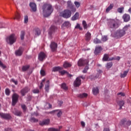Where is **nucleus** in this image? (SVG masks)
I'll return each instance as SVG.
<instances>
[{
    "instance_id": "1",
    "label": "nucleus",
    "mask_w": 131,
    "mask_h": 131,
    "mask_svg": "<svg viewBox=\"0 0 131 131\" xmlns=\"http://www.w3.org/2000/svg\"><path fill=\"white\" fill-rule=\"evenodd\" d=\"M43 15L44 17H49L53 13V7L50 4H45L42 7Z\"/></svg>"
},
{
    "instance_id": "2",
    "label": "nucleus",
    "mask_w": 131,
    "mask_h": 131,
    "mask_svg": "<svg viewBox=\"0 0 131 131\" xmlns=\"http://www.w3.org/2000/svg\"><path fill=\"white\" fill-rule=\"evenodd\" d=\"M107 25L110 28H118L119 27V20L110 19L108 20Z\"/></svg>"
},
{
    "instance_id": "3",
    "label": "nucleus",
    "mask_w": 131,
    "mask_h": 131,
    "mask_svg": "<svg viewBox=\"0 0 131 131\" xmlns=\"http://www.w3.org/2000/svg\"><path fill=\"white\" fill-rule=\"evenodd\" d=\"M78 66H83L85 64L86 65V66L85 67L84 70H83V73H86L88 70H89V66L88 65L89 64V60H84L82 58H81L78 61Z\"/></svg>"
},
{
    "instance_id": "4",
    "label": "nucleus",
    "mask_w": 131,
    "mask_h": 131,
    "mask_svg": "<svg viewBox=\"0 0 131 131\" xmlns=\"http://www.w3.org/2000/svg\"><path fill=\"white\" fill-rule=\"evenodd\" d=\"M16 40H17V36L15 34H12L6 38L7 42L10 45H13V43L16 42Z\"/></svg>"
},
{
    "instance_id": "5",
    "label": "nucleus",
    "mask_w": 131,
    "mask_h": 131,
    "mask_svg": "<svg viewBox=\"0 0 131 131\" xmlns=\"http://www.w3.org/2000/svg\"><path fill=\"white\" fill-rule=\"evenodd\" d=\"M112 35L115 38H120V37H122L124 35V31L121 30H118L114 33H112Z\"/></svg>"
},
{
    "instance_id": "6",
    "label": "nucleus",
    "mask_w": 131,
    "mask_h": 131,
    "mask_svg": "<svg viewBox=\"0 0 131 131\" xmlns=\"http://www.w3.org/2000/svg\"><path fill=\"white\" fill-rule=\"evenodd\" d=\"M59 15L61 17L68 19V18H70L71 17V11L68 9H67L61 12Z\"/></svg>"
},
{
    "instance_id": "7",
    "label": "nucleus",
    "mask_w": 131,
    "mask_h": 131,
    "mask_svg": "<svg viewBox=\"0 0 131 131\" xmlns=\"http://www.w3.org/2000/svg\"><path fill=\"white\" fill-rule=\"evenodd\" d=\"M18 95L14 94L12 96V106H15L18 102Z\"/></svg>"
},
{
    "instance_id": "8",
    "label": "nucleus",
    "mask_w": 131,
    "mask_h": 131,
    "mask_svg": "<svg viewBox=\"0 0 131 131\" xmlns=\"http://www.w3.org/2000/svg\"><path fill=\"white\" fill-rule=\"evenodd\" d=\"M68 7L69 9H71L72 12H74L76 11V8H75V7H74V6L72 5L71 1L68 2Z\"/></svg>"
},
{
    "instance_id": "9",
    "label": "nucleus",
    "mask_w": 131,
    "mask_h": 131,
    "mask_svg": "<svg viewBox=\"0 0 131 131\" xmlns=\"http://www.w3.org/2000/svg\"><path fill=\"white\" fill-rule=\"evenodd\" d=\"M50 113H54L55 114H57V117H61V115H62L63 112H62V110H56L50 112Z\"/></svg>"
},
{
    "instance_id": "10",
    "label": "nucleus",
    "mask_w": 131,
    "mask_h": 131,
    "mask_svg": "<svg viewBox=\"0 0 131 131\" xmlns=\"http://www.w3.org/2000/svg\"><path fill=\"white\" fill-rule=\"evenodd\" d=\"M50 48L53 52H55V51H57L58 45L55 42H52L50 45Z\"/></svg>"
},
{
    "instance_id": "11",
    "label": "nucleus",
    "mask_w": 131,
    "mask_h": 131,
    "mask_svg": "<svg viewBox=\"0 0 131 131\" xmlns=\"http://www.w3.org/2000/svg\"><path fill=\"white\" fill-rule=\"evenodd\" d=\"M57 28L56 27H55L54 26H52L49 29V35H52L53 33H54V32H56V31H57Z\"/></svg>"
},
{
    "instance_id": "12",
    "label": "nucleus",
    "mask_w": 131,
    "mask_h": 131,
    "mask_svg": "<svg viewBox=\"0 0 131 131\" xmlns=\"http://www.w3.org/2000/svg\"><path fill=\"white\" fill-rule=\"evenodd\" d=\"M81 84V80L80 77H77L76 80L74 82V86H79Z\"/></svg>"
},
{
    "instance_id": "13",
    "label": "nucleus",
    "mask_w": 131,
    "mask_h": 131,
    "mask_svg": "<svg viewBox=\"0 0 131 131\" xmlns=\"http://www.w3.org/2000/svg\"><path fill=\"white\" fill-rule=\"evenodd\" d=\"M120 124H121V125H124V126H126V125L128 126V125H130L131 121L122 120L120 122Z\"/></svg>"
},
{
    "instance_id": "14",
    "label": "nucleus",
    "mask_w": 131,
    "mask_h": 131,
    "mask_svg": "<svg viewBox=\"0 0 131 131\" xmlns=\"http://www.w3.org/2000/svg\"><path fill=\"white\" fill-rule=\"evenodd\" d=\"M92 38V34L90 32H87L85 34V39L86 41H90Z\"/></svg>"
},
{
    "instance_id": "15",
    "label": "nucleus",
    "mask_w": 131,
    "mask_h": 131,
    "mask_svg": "<svg viewBox=\"0 0 131 131\" xmlns=\"http://www.w3.org/2000/svg\"><path fill=\"white\" fill-rule=\"evenodd\" d=\"M46 54L43 52H41L39 54L38 59L40 61H42L44 59H46Z\"/></svg>"
},
{
    "instance_id": "16",
    "label": "nucleus",
    "mask_w": 131,
    "mask_h": 131,
    "mask_svg": "<svg viewBox=\"0 0 131 131\" xmlns=\"http://www.w3.org/2000/svg\"><path fill=\"white\" fill-rule=\"evenodd\" d=\"M123 19L124 22H128L130 20V16L127 14H125L123 16Z\"/></svg>"
},
{
    "instance_id": "17",
    "label": "nucleus",
    "mask_w": 131,
    "mask_h": 131,
    "mask_svg": "<svg viewBox=\"0 0 131 131\" xmlns=\"http://www.w3.org/2000/svg\"><path fill=\"white\" fill-rule=\"evenodd\" d=\"M0 116L2 118H4L5 119H9L11 117L10 115L8 114H4L2 113H0Z\"/></svg>"
},
{
    "instance_id": "18",
    "label": "nucleus",
    "mask_w": 131,
    "mask_h": 131,
    "mask_svg": "<svg viewBox=\"0 0 131 131\" xmlns=\"http://www.w3.org/2000/svg\"><path fill=\"white\" fill-rule=\"evenodd\" d=\"M23 48L20 47L19 49L15 51V54L16 56H21L22 55V53H23Z\"/></svg>"
},
{
    "instance_id": "19",
    "label": "nucleus",
    "mask_w": 131,
    "mask_h": 131,
    "mask_svg": "<svg viewBox=\"0 0 131 131\" xmlns=\"http://www.w3.org/2000/svg\"><path fill=\"white\" fill-rule=\"evenodd\" d=\"M103 49H102V47L101 46H98L96 48L94 54L95 55H98V54H99V53H101V51H102Z\"/></svg>"
},
{
    "instance_id": "20",
    "label": "nucleus",
    "mask_w": 131,
    "mask_h": 131,
    "mask_svg": "<svg viewBox=\"0 0 131 131\" xmlns=\"http://www.w3.org/2000/svg\"><path fill=\"white\" fill-rule=\"evenodd\" d=\"M30 7L32 9L33 12H36V4L33 3H30Z\"/></svg>"
},
{
    "instance_id": "21",
    "label": "nucleus",
    "mask_w": 131,
    "mask_h": 131,
    "mask_svg": "<svg viewBox=\"0 0 131 131\" xmlns=\"http://www.w3.org/2000/svg\"><path fill=\"white\" fill-rule=\"evenodd\" d=\"M50 123V119L44 120L42 121L39 122L40 125H47Z\"/></svg>"
},
{
    "instance_id": "22",
    "label": "nucleus",
    "mask_w": 131,
    "mask_h": 131,
    "mask_svg": "<svg viewBox=\"0 0 131 131\" xmlns=\"http://www.w3.org/2000/svg\"><path fill=\"white\" fill-rule=\"evenodd\" d=\"M92 93L93 95L96 96L99 94V89L97 87L93 88L92 89Z\"/></svg>"
},
{
    "instance_id": "23",
    "label": "nucleus",
    "mask_w": 131,
    "mask_h": 131,
    "mask_svg": "<svg viewBox=\"0 0 131 131\" xmlns=\"http://www.w3.org/2000/svg\"><path fill=\"white\" fill-rule=\"evenodd\" d=\"M114 7V4H110V6L106 8L105 12L109 13V12H110V11H111V10L113 9Z\"/></svg>"
},
{
    "instance_id": "24",
    "label": "nucleus",
    "mask_w": 131,
    "mask_h": 131,
    "mask_svg": "<svg viewBox=\"0 0 131 131\" xmlns=\"http://www.w3.org/2000/svg\"><path fill=\"white\" fill-rule=\"evenodd\" d=\"M79 13L77 12L72 17V20H73V21H75V20H77V19H79Z\"/></svg>"
},
{
    "instance_id": "25",
    "label": "nucleus",
    "mask_w": 131,
    "mask_h": 131,
    "mask_svg": "<svg viewBox=\"0 0 131 131\" xmlns=\"http://www.w3.org/2000/svg\"><path fill=\"white\" fill-rule=\"evenodd\" d=\"M45 90L46 92H49V90H50V80H47L46 83L45 84Z\"/></svg>"
},
{
    "instance_id": "26",
    "label": "nucleus",
    "mask_w": 131,
    "mask_h": 131,
    "mask_svg": "<svg viewBox=\"0 0 131 131\" xmlns=\"http://www.w3.org/2000/svg\"><path fill=\"white\" fill-rule=\"evenodd\" d=\"M29 91V89L27 87L23 89L21 91V94L22 96H25V94H26V93H27V92H28Z\"/></svg>"
},
{
    "instance_id": "27",
    "label": "nucleus",
    "mask_w": 131,
    "mask_h": 131,
    "mask_svg": "<svg viewBox=\"0 0 131 131\" xmlns=\"http://www.w3.org/2000/svg\"><path fill=\"white\" fill-rule=\"evenodd\" d=\"M72 66V64L67 61L64 62V63H63L64 68H68V67H71Z\"/></svg>"
},
{
    "instance_id": "28",
    "label": "nucleus",
    "mask_w": 131,
    "mask_h": 131,
    "mask_svg": "<svg viewBox=\"0 0 131 131\" xmlns=\"http://www.w3.org/2000/svg\"><path fill=\"white\" fill-rule=\"evenodd\" d=\"M118 105H119L120 107V109H122L123 105H124V101L123 100H120L118 102Z\"/></svg>"
},
{
    "instance_id": "29",
    "label": "nucleus",
    "mask_w": 131,
    "mask_h": 131,
    "mask_svg": "<svg viewBox=\"0 0 131 131\" xmlns=\"http://www.w3.org/2000/svg\"><path fill=\"white\" fill-rule=\"evenodd\" d=\"M128 71H129V69H127L126 71H124L123 74H121V77L122 78H124V77H125V76L127 75V73H128Z\"/></svg>"
},
{
    "instance_id": "30",
    "label": "nucleus",
    "mask_w": 131,
    "mask_h": 131,
    "mask_svg": "<svg viewBox=\"0 0 131 131\" xmlns=\"http://www.w3.org/2000/svg\"><path fill=\"white\" fill-rule=\"evenodd\" d=\"M61 69H63V68L60 67H56L53 68L52 71L53 72H57V71H60V70H61Z\"/></svg>"
},
{
    "instance_id": "31",
    "label": "nucleus",
    "mask_w": 131,
    "mask_h": 131,
    "mask_svg": "<svg viewBox=\"0 0 131 131\" xmlns=\"http://www.w3.org/2000/svg\"><path fill=\"white\" fill-rule=\"evenodd\" d=\"M12 112L17 116H21V114H22V112L17 110H15V111H13Z\"/></svg>"
},
{
    "instance_id": "32",
    "label": "nucleus",
    "mask_w": 131,
    "mask_h": 131,
    "mask_svg": "<svg viewBox=\"0 0 131 131\" xmlns=\"http://www.w3.org/2000/svg\"><path fill=\"white\" fill-rule=\"evenodd\" d=\"M111 58H109V55L105 54H104L103 58L102 59L103 61H110V60H109Z\"/></svg>"
},
{
    "instance_id": "33",
    "label": "nucleus",
    "mask_w": 131,
    "mask_h": 131,
    "mask_svg": "<svg viewBox=\"0 0 131 131\" xmlns=\"http://www.w3.org/2000/svg\"><path fill=\"white\" fill-rule=\"evenodd\" d=\"M78 98H86L88 97V94L83 93L81 94H79L78 95Z\"/></svg>"
},
{
    "instance_id": "34",
    "label": "nucleus",
    "mask_w": 131,
    "mask_h": 131,
    "mask_svg": "<svg viewBox=\"0 0 131 131\" xmlns=\"http://www.w3.org/2000/svg\"><path fill=\"white\" fill-rule=\"evenodd\" d=\"M113 65V63H112V62H108L106 65V68L107 69H110L112 67Z\"/></svg>"
},
{
    "instance_id": "35",
    "label": "nucleus",
    "mask_w": 131,
    "mask_h": 131,
    "mask_svg": "<svg viewBox=\"0 0 131 131\" xmlns=\"http://www.w3.org/2000/svg\"><path fill=\"white\" fill-rule=\"evenodd\" d=\"M62 26H66V27H70L71 26V24L69 21H66L63 24Z\"/></svg>"
},
{
    "instance_id": "36",
    "label": "nucleus",
    "mask_w": 131,
    "mask_h": 131,
    "mask_svg": "<svg viewBox=\"0 0 131 131\" xmlns=\"http://www.w3.org/2000/svg\"><path fill=\"white\" fill-rule=\"evenodd\" d=\"M61 89L64 90V91H67L68 90V88L66 85V84L65 83H62L61 86Z\"/></svg>"
},
{
    "instance_id": "37",
    "label": "nucleus",
    "mask_w": 131,
    "mask_h": 131,
    "mask_svg": "<svg viewBox=\"0 0 131 131\" xmlns=\"http://www.w3.org/2000/svg\"><path fill=\"white\" fill-rule=\"evenodd\" d=\"M82 25H83L84 29H86L88 28V24H86V21H85V20H83L82 21Z\"/></svg>"
},
{
    "instance_id": "38",
    "label": "nucleus",
    "mask_w": 131,
    "mask_h": 131,
    "mask_svg": "<svg viewBox=\"0 0 131 131\" xmlns=\"http://www.w3.org/2000/svg\"><path fill=\"white\" fill-rule=\"evenodd\" d=\"M110 61H112L113 60H117L118 61H119L120 60V57L117 56L115 57H112V58L109 59Z\"/></svg>"
},
{
    "instance_id": "39",
    "label": "nucleus",
    "mask_w": 131,
    "mask_h": 131,
    "mask_svg": "<svg viewBox=\"0 0 131 131\" xmlns=\"http://www.w3.org/2000/svg\"><path fill=\"white\" fill-rule=\"evenodd\" d=\"M59 73H60L61 75H64V74H67V71L65 70H62L61 69L59 70Z\"/></svg>"
},
{
    "instance_id": "40",
    "label": "nucleus",
    "mask_w": 131,
    "mask_h": 131,
    "mask_svg": "<svg viewBox=\"0 0 131 131\" xmlns=\"http://www.w3.org/2000/svg\"><path fill=\"white\" fill-rule=\"evenodd\" d=\"M29 68V66H25L23 67L22 70L23 71H26V70H28Z\"/></svg>"
},
{
    "instance_id": "41",
    "label": "nucleus",
    "mask_w": 131,
    "mask_h": 131,
    "mask_svg": "<svg viewBox=\"0 0 131 131\" xmlns=\"http://www.w3.org/2000/svg\"><path fill=\"white\" fill-rule=\"evenodd\" d=\"M101 40L103 42L106 41V40H108V37L107 36H102Z\"/></svg>"
},
{
    "instance_id": "42",
    "label": "nucleus",
    "mask_w": 131,
    "mask_h": 131,
    "mask_svg": "<svg viewBox=\"0 0 131 131\" xmlns=\"http://www.w3.org/2000/svg\"><path fill=\"white\" fill-rule=\"evenodd\" d=\"M25 35V32L22 31L20 33L21 39H24V36Z\"/></svg>"
},
{
    "instance_id": "43",
    "label": "nucleus",
    "mask_w": 131,
    "mask_h": 131,
    "mask_svg": "<svg viewBox=\"0 0 131 131\" xmlns=\"http://www.w3.org/2000/svg\"><path fill=\"white\" fill-rule=\"evenodd\" d=\"M94 43H101V40H99L98 38H95L94 40Z\"/></svg>"
},
{
    "instance_id": "44",
    "label": "nucleus",
    "mask_w": 131,
    "mask_h": 131,
    "mask_svg": "<svg viewBox=\"0 0 131 131\" xmlns=\"http://www.w3.org/2000/svg\"><path fill=\"white\" fill-rule=\"evenodd\" d=\"M10 93H11V91L9 89H6L5 90V94L6 95H7V96H9Z\"/></svg>"
},
{
    "instance_id": "45",
    "label": "nucleus",
    "mask_w": 131,
    "mask_h": 131,
    "mask_svg": "<svg viewBox=\"0 0 131 131\" xmlns=\"http://www.w3.org/2000/svg\"><path fill=\"white\" fill-rule=\"evenodd\" d=\"M129 26H130L129 25L125 26L123 29V30H123V31H124V34H125V31H126V30L128 29V27H129Z\"/></svg>"
},
{
    "instance_id": "46",
    "label": "nucleus",
    "mask_w": 131,
    "mask_h": 131,
    "mask_svg": "<svg viewBox=\"0 0 131 131\" xmlns=\"http://www.w3.org/2000/svg\"><path fill=\"white\" fill-rule=\"evenodd\" d=\"M75 5L76 6V8H78L79 7H80V3L75 1L74 2Z\"/></svg>"
},
{
    "instance_id": "47",
    "label": "nucleus",
    "mask_w": 131,
    "mask_h": 131,
    "mask_svg": "<svg viewBox=\"0 0 131 131\" xmlns=\"http://www.w3.org/2000/svg\"><path fill=\"white\" fill-rule=\"evenodd\" d=\"M124 9V8L121 7V8H118L117 11L119 13H122V11H123Z\"/></svg>"
},
{
    "instance_id": "48",
    "label": "nucleus",
    "mask_w": 131,
    "mask_h": 131,
    "mask_svg": "<svg viewBox=\"0 0 131 131\" xmlns=\"http://www.w3.org/2000/svg\"><path fill=\"white\" fill-rule=\"evenodd\" d=\"M101 73H102V71L99 70L98 73L95 76V78H98V77H100V76L101 75Z\"/></svg>"
},
{
    "instance_id": "49",
    "label": "nucleus",
    "mask_w": 131,
    "mask_h": 131,
    "mask_svg": "<svg viewBox=\"0 0 131 131\" xmlns=\"http://www.w3.org/2000/svg\"><path fill=\"white\" fill-rule=\"evenodd\" d=\"M45 81H46V79L42 80V82H41L40 85L39 86V89H41V88L43 86V82H45Z\"/></svg>"
},
{
    "instance_id": "50",
    "label": "nucleus",
    "mask_w": 131,
    "mask_h": 131,
    "mask_svg": "<svg viewBox=\"0 0 131 131\" xmlns=\"http://www.w3.org/2000/svg\"><path fill=\"white\" fill-rule=\"evenodd\" d=\"M40 73L42 76H45V75H46V72L43 70H41Z\"/></svg>"
},
{
    "instance_id": "51",
    "label": "nucleus",
    "mask_w": 131,
    "mask_h": 131,
    "mask_svg": "<svg viewBox=\"0 0 131 131\" xmlns=\"http://www.w3.org/2000/svg\"><path fill=\"white\" fill-rule=\"evenodd\" d=\"M14 19H17V20H19V19H20V14L17 13Z\"/></svg>"
},
{
    "instance_id": "52",
    "label": "nucleus",
    "mask_w": 131,
    "mask_h": 131,
    "mask_svg": "<svg viewBox=\"0 0 131 131\" xmlns=\"http://www.w3.org/2000/svg\"><path fill=\"white\" fill-rule=\"evenodd\" d=\"M0 67H2V68H3V69H5V68H6V66L4 65L3 62H2V61L0 60Z\"/></svg>"
},
{
    "instance_id": "53",
    "label": "nucleus",
    "mask_w": 131,
    "mask_h": 131,
    "mask_svg": "<svg viewBox=\"0 0 131 131\" xmlns=\"http://www.w3.org/2000/svg\"><path fill=\"white\" fill-rule=\"evenodd\" d=\"M75 28L80 29V30H81L82 29V28L80 27V25H79V24H77L75 26Z\"/></svg>"
},
{
    "instance_id": "54",
    "label": "nucleus",
    "mask_w": 131,
    "mask_h": 131,
    "mask_svg": "<svg viewBox=\"0 0 131 131\" xmlns=\"http://www.w3.org/2000/svg\"><path fill=\"white\" fill-rule=\"evenodd\" d=\"M28 22V16L26 15L24 18V23H27Z\"/></svg>"
},
{
    "instance_id": "55",
    "label": "nucleus",
    "mask_w": 131,
    "mask_h": 131,
    "mask_svg": "<svg viewBox=\"0 0 131 131\" xmlns=\"http://www.w3.org/2000/svg\"><path fill=\"white\" fill-rule=\"evenodd\" d=\"M31 121H32L33 122H37L38 121V120H37L34 118H32L31 119Z\"/></svg>"
},
{
    "instance_id": "56",
    "label": "nucleus",
    "mask_w": 131,
    "mask_h": 131,
    "mask_svg": "<svg viewBox=\"0 0 131 131\" xmlns=\"http://www.w3.org/2000/svg\"><path fill=\"white\" fill-rule=\"evenodd\" d=\"M40 34V30H37L36 31L35 35H39Z\"/></svg>"
},
{
    "instance_id": "57",
    "label": "nucleus",
    "mask_w": 131,
    "mask_h": 131,
    "mask_svg": "<svg viewBox=\"0 0 131 131\" xmlns=\"http://www.w3.org/2000/svg\"><path fill=\"white\" fill-rule=\"evenodd\" d=\"M118 96H121V97H124L125 96V94L120 92L118 94Z\"/></svg>"
},
{
    "instance_id": "58",
    "label": "nucleus",
    "mask_w": 131,
    "mask_h": 131,
    "mask_svg": "<svg viewBox=\"0 0 131 131\" xmlns=\"http://www.w3.org/2000/svg\"><path fill=\"white\" fill-rule=\"evenodd\" d=\"M33 93H34V94H38V93H39V90L38 89H35L33 91Z\"/></svg>"
},
{
    "instance_id": "59",
    "label": "nucleus",
    "mask_w": 131,
    "mask_h": 131,
    "mask_svg": "<svg viewBox=\"0 0 131 131\" xmlns=\"http://www.w3.org/2000/svg\"><path fill=\"white\" fill-rule=\"evenodd\" d=\"M21 108L24 111H26V105L24 104L21 105Z\"/></svg>"
},
{
    "instance_id": "60",
    "label": "nucleus",
    "mask_w": 131,
    "mask_h": 131,
    "mask_svg": "<svg viewBox=\"0 0 131 131\" xmlns=\"http://www.w3.org/2000/svg\"><path fill=\"white\" fill-rule=\"evenodd\" d=\"M11 81H12V82H13L14 83H15L16 85L18 84V81L14 79H11Z\"/></svg>"
},
{
    "instance_id": "61",
    "label": "nucleus",
    "mask_w": 131,
    "mask_h": 131,
    "mask_svg": "<svg viewBox=\"0 0 131 131\" xmlns=\"http://www.w3.org/2000/svg\"><path fill=\"white\" fill-rule=\"evenodd\" d=\"M46 106H47V107H48V108H52V105H51L50 103H47V104H46ZM45 109H47V107H45Z\"/></svg>"
},
{
    "instance_id": "62",
    "label": "nucleus",
    "mask_w": 131,
    "mask_h": 131,
    "mask_svg": "<svg viewBox=\"0 0 131 131\" xmlns=\"http://www.w3.org/2000/svg\"><path fill=\"white\" fill-rule=\"evenodd\" d=\"M81 125L82 126V127H84V126H85V123H84L83 121H81Z\"/></svg>"
},
{
    "instance_id": "63",
    "label": "nucleus",
    "mask_w": 131,
    "mask_h": 131,
    "mask_svg": "<svg viewBox=\"0 0 131 131\" xmlns=\"http://www.w3.org/2000/svg\"><path fill=\"white\" fill-rule=\"evenodd\" d=\"M58 105H59V106H61V105H62V104H63V101H59L58 102Z\"/></svg>"
},
{
    "instance_id": "64",
    "label": "nucleus",
    "mask_w": 131,
    "mask_h": 131,
    "mask_svg": "<svg viewBox=\"0 0 131 131\" xmlns=\"http://www.w3.org/2000/svg\"><path fill=\"white\" fill-rule=\"evenodd\" d=\"M103 131H110V130L108 128H104Z\"/></svg>"
}]
</instances>
